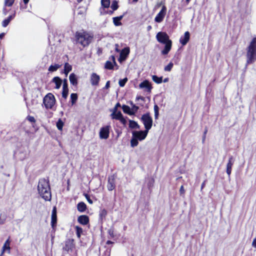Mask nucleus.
Here are the masks:
<instances>
[{
  "label": "nucleus",
  "instance_id": "f257e3e1",
  "mask_svg": "<svg viewBox=\"0 0 256 256\" xmlns=\"http://www.w3.org/2000/svg\"><path fill=\"white\" fill-rule=\"evenodd\" d=\"M38 190L40 196L45 200H51V192L49 180L46 178H40L38 185Z\"/></svg>",
  "mask_w": 256,
  "mask_h": 256
},
{
  "label": "nucleus",
  "instance_id": "f03ea898",
  "mask_svg": "<svg viewBox=\"0 0 256 256\" xmlns=\"http://www.w3.org/2000/svg\"><path fill=\"white\" fill-rule=\"evenodd\" d=\"M156 38L157 40L162 44H164V48L162 51L163 55L167 54L172 48V40L169 39V36L164 32H159L156 34Z\"/></svg>",
  "mask_w": 256,
  "mask_h": 256
},
{
  "label": "nucleus",
  "instance_id": "7ed1b4c3",
  "mask_svg": "<svg viewBox=\"0 0 256 256\" xmlns=\"http://www.w3.org/2000/svg\"><path fill=\"white\" fill-rule=\"evenodd\" d=\"M93 36L86 32H77L75 34V42L76 44H80L84 47L90 44Z\"/></svg>",
  "mask_w": 256,
  "mask_h": 256
},
{
  "label": "nucleus",
  "instance_id": "20e7f679",
  "mask_svg": "<svg viewBox=\"0 0 256 256\" xmlns=\"http://www.w3.org/2000/svg\"><path fill=\"white\" fill-rule=\"evenodd\" d=\"M246 66L256 60V38L252 39L246 48Z\"/></svg>",
  "mask_w": 256,
  "mask_h": 256
},
{
  "label": "nucleus",
  "instance_id": "39448f33",
  "mask_svg": "<svg viewBox=\"0 0 256 256\" xmlns=\"http://www.w3.org/2000/svg\"><path fill=\"white\" fill-rule=\"evenodd\" d=\"M55 102V98L51 93L47 94L43 99V103L46 109H52Z\"/></svg>",
  "mask_w": 256,
  "mask_h": 256
},
{
  "label": "nucleus",
  "instance_id": "423d86ee",
  "mask_svg": "<svg viewBox=\"0 0 256 256\" xmlns=\"http://www.w3.org/2000/svg\"><path fill=\"white\" fill-rule=\"evenodd\" d=\"M141 120L146 130L148 132L152 124V120L150 114L147 113L142 116Z\"/></svg>",
  "mask_w": 256,
  "mask_h": 256
},
{
  "label": "nucleus",
  "instance_id": "0eeeda50",
  "mask_svg": "<svg viewBox=\"0 0 256 256\" xmlns=\"http://www.w3.org/2000/svg\"><path fill=\"white\" fill-rule=\"evenodd\" d=\"M110 126H106L100 128L99 136L100 139L106 140L110 135Z\"/></svg>",
  "mask_w": 256,
  "mask_h": 256
},
{
  "label": "nucleus",
  "instance_id": "6e6552de",
  "mask_svg": "<svg viewBox=\"0 0 256 256\" xmlns=\"http://www.w3.org/2000/svg\"><path fill=\"white\" fill-rule=\"evenodd\" d=\"M74 248V240L72 239H68L66 240L63 249L68 252H72Z\"/></svg>",
  "mask_w": 256,
  "mask_h": 256
},
{
  "label": "nucleus",
  "instance_id": "1a4fd4ad",
  "mask_svg": "<svg viewBox=\"0 0 256 256\" xmlns=\"http://www.w3.org/2000/svg\"><path fill=\"white\" fill-rule=\"evenodd\" d=\"M166 6H163L161 10L158 14L154 18V20L157 22H162L166 14Z\"/></svg>",
  "mask_w": 256,
  "mask_h": 256
},
{
  "label": "nucleus",
  "instance_id": "9d476101",
  "mask_svg": "<svg viewBox=\"0 0 256 256\" xmlns=\"http://www.w3.org/2000/svg\"><path fill=\"white\" fill-rule=\"evenodd\" d=\"M148 133V132L146 130L144 131H134L132 132V135L138 140H142L146 138Z\"/></svg>",
  "mask_w": 256,
  "mask_h": 256
},
{
  "label": "nucleus",
  "instance_id": "9b49d317",
  "mask_svg": "<svg viewBox=\"0 0 256 256\" xmlns=\"http://www.w3.org/2000/svg\"><path fill=\"white\" fill-rule=\"evenodd\" d=\"M100 80V76L96 73L93 72L90 76V82L92 86H97Z\"/></svg>",
  "mask_w": 256,
  "mask_h": 256
},
{
  "label": "nucleus",
  "instance_id": "f8f14e48",
  "mask_svg": "<svg viewBox=\"0 0 256 256\" xmlns=\"http://www.w3.org/2000/svg\"><path fill=\"white\" fill-rule=\"evenodd\" d=\"M190 38V34L188 32H186L184 36H182L180 39V43L182 45H186L188 42Z\"/></svg>",
  "mask_w": 256,
  "mask_h": 256
},
{
  "label": "nucleus",
  "instance_id": "ddd939ff",
  "mask_svg": "<svg viewBox=\"0 0 256 256\" xmlns=\"http://www.w3.org/2000/svg\"><path fill=\"white\" fill-rule=\"evenodd\" d=\"M139 86L140 88H146L148 92H150L152 88L150 83L147 80H145L141 82Z\"/></svg>",
  "mask_w": 256,
  "mask_h": 256
},
{
  "label": "nucleus",
  "instance_id": "4468645a",
  "mask_svg": "<svg viewBox=\"0 0 256 256\" xmlns=\"http://www.w3.org/2000/svg\"><path fill=\"white\" fill-rule=\"evenodd\" d=\"M234 159L233 158L232 156H231L230 158H229V160H228V162L227 164V166H226V173L228 175V176H230V174H231V172H232V166L234 163Z\"/></svg>",
  "mask_w": 256,
  "mask_h": 256
},
{
  "label": "nucleus",
  "instance_id": "2eb2a0df",
  "mask_svg": "<svg viewBox=\"0 0 256 256\" xmlns=\"http://www.w3.org/2000/svg\"><path fill=\"white\" fill-rule=\"evenodd\" d=\"M10 239L8 238L4 242L3 246H2V254L0 256H2V255L3 254L7 251L8 252V254H10Z\"/></svg>",
  "mask_w": 256,
  "mask_h": 256
},
{
  "label": "nucleus",
  "instance_id": "dca6fc26",
  "mask_svg": "<svg viewBox=\"0 0 256 256\" xmlns=\"http://www.w3.org/2000/svg\"><path fill=\"white\" fill-rule=\"evenodd\" d=\"M56 207H54L52 213L51 225L52 228L56 226Z\"/></svg>",
  "mask_w": 256,
  "mask_h": 256
},
{
  "label": "nucleus",
  "instance_id": "f3484780",
  "mask_svg": "<svg viewBox=\"0 0 256 256\" xmlns=\"http://www.w3.org/2000/svg\"><path fill=\"white\" fill-rule=\"evenodd\" d=\"M78 221L82 224L86 225L89 222V218L86 215H82L78 218Z\"/></svg>",
  "mask_w": 256,
  "mask_h": 256
},
{
  "label": "nucleus",
  "instance_id": "a211bd4d",
  "mask_svg": "<svg viewBox=\"0 0 256 256\" xmlns=\"http://www.w3.org/2000/svg\"><path fill=\"white\" fill-rule=\"evenodd\" d=\"M130 48L128 47L125 48L122 50L120 54V59L122 60H124L128 55L130 53Z\"/></svg>",
  "mask_w": 256,
  "mask_h": 256
},
{
  "label": "nucleus",
  "instance_id": "6ab92c4d",
  "mask_svg": "<svg viewBox=\"0 0 256 256\" xmlns=\"http://www.w3.org/2000/svg\"><path fill=\"white\" fill-rule=\"evenodd\" d=\"M107 188L108 190H112L115 188V182L114 177L108 178Z\"/></svg>",
  "mask_w": 256,
  "mask_h": 256
},
{
  "label": "nucleus",
  "instance_id": "aec40b11",
  "mask_svg": "<svg viewBox=\"0 0 256 256\" xmlns=\"http://www.w3.org/2000/svg\"><path fill=\"white\" fill-rule=\"evenodd\" d=\"M8 216L6 213L0 209V225L6 223Z\"/></svg>",
  "mask_w": 256,
  "mask_h": 256
},
{
  "label": "nucleus",
  "instance_id": "412c9836",
  "mask_svg": "<svg viewBox=\"0 0 256 256\" xmlns=\"http://www.w3.org/2000/svg\"><path fill=\"white\" fill-rule=\"evenodd\" d=\"M69 80L70 83L72 85L76 86L78 84V78L76 76L74 73L70 74L69 76Z\"/></svg>",
  "mask_w": 256,
  "mask_h": 256
},
{
  "label": "nucleus",
  "instance_id": "4be33fe9",
  "mask_svg": "<svg viewBox=\"0 0 256 256\" xmlns=\"http://www.w3.org/2000/svg\"><path fill=\"white\" fill-rule=\"evenodd\" d=\"M52 82L56 84L55 88L59 89L62 84V80L58 76H56L53 78Z\"/></svg>",
  "mask_w": 256,
  "mask_h": 256
},
{
  "label": "nucleus",
  "instance_id": "5701e85b",
  "mask_svg": "<svg viewBox=\"0 0 256 256\" xmlns=\"http://www.w3.org/2000/svg\"><path fill=\"white\" fill-rule=\"evenodd\" d=\"M77 208L79 212H84L86 208V206L84 202H80L78 204Z\"/></svg>",
  "mask_w": 256,
  "mask_h": 256
},
{
  "label": "nucleus",
  "instance_id": "b1692460",
  "mask_svg": "<svg viewBox=\"0 0 256 256\" xmlns=\"http://www.w3.org/2000/svg\"><path fill=\"white\" fill-rule=\"evenodd\" d=\"M122 18L123 16L113 18V22L114 24L116 26H120L122 25V22H120V20Z\"/></svg>",
  "mask_w": 256,
  "mask_h": 256
},
{
  "label": "nucleus",
  "instance_id": "393cba45",
  "mask_svg": "<svg viewBox=\"0 0 256 256\" xmlns=\"http://www.w3.org/2000/svg\"><path fill=\"white\" fill-rule=\"evenodd\" d=\"M111 116L112 118L118 120L122 119V114L120 112H116L115 111L111 114Z\"/></svg>",
  "mask_w": 256,
  "mask_h": 256
},
{
  "label": "nucleus",
  "instance_id": "a878e982",
  "mask_svg": "<svg viewBox=\"0 0 256 256\" xmlns=\"http://www.w3.org/2000/svg\"><path fill=\"white\" fill-rule=\"evenodd\" d=\"M72 70V66L68 63L66 62L64 64V73L66 76H68L69 72Z\"/></svg>",
  "mask_w": 256,
  "mask_h": 256
},
{
  "label": "nucleus",
  "instance_id": "bb28decb",
  "mask_svg": "<svg viewBox=\"0 0 256 256\" xmlns=\"http://www.w3.org/2000/svg\"><path fill=\"white\" fill-rule=\"evenodd\" d=\"M129 126L131 128H140V126L135 121L130 120L129 121Z\"/></svg>",
  "mask_w": 256,
  "mask_h": 256
},
{
  "label": "nucleus",
  "instance_id": "cd10ccee",
  "mask_svg": "<svg viewBox=\"0 0 256 256\" xmlns=\"http://www.w3.org/2000/svg\"><path fill=\"white\" fill-rule=\"evenodd\" d=\"M152 80L156 84H160L162 82V77H158L156 75H154L152 76Z\"/></svg>",
  "mask_w": 256,
  "mask_h": 256
},
{
  "label": "nucleus",
  "instance_id": "c85d7f7f",
  "mask_svg": "<svg viewBox=\"0 0 256 256\" xmlns=\"http://www.w3.org/2000/svg\"><path fill=\"white\" fill-rule=\"evenodd\" d=\"M60 67V66L58 64H55L54 65H51L48 68V71L50 72H54L57 70Z\"/></svg>",
  "mask_w": 256,
  "mask_h": 256
},
{
  "label": "nucleus",
  "instance_id": "c756f323",
  "mask_svg": "<svg viewBox=\"0 0 256 256\" xmlns=\"http://www.w3.org/2000/svg\"><path fill=\"white\" fill-rule=\"evenodd\" d=\"M130 105L132 106L131 109V114H134L135 113L137 112L139 108L136 105L134 104L132 102H130Z\"/></svg>",
  "mask_w": 256,
  "mask_h": 256
},
{
  "label": "nucleus",
  "instance_id": "7c9ffc66",
  "mask_svg": "<svg viewBox=\"0 0 256 256\" xmlns=\"http://www.w3.org/2000/svg\"><path fill=\"white\" fill-rule=\"evenodd\" d=\"M138 140L132 136V138L130 140L131 146L132 148L135 147L138 145Z\"/></svg>",
  "mask_w": 256,
  "mask_h": 256
},
{
  "label": "nucleus",
  "instance_id": "2f4dec72",
  "mask_svg": "<svg viewBox=\"0 0 256 256\" xmlns=\"http://www.w3.org/2000/svg\"><path fill=\"white\" fill-rule=\"evenodd\" d=\"M122 108L124 112L130 115H132V114H131V109L130 108V106L126 105H123L122 106Z\"/></svg>",
  "mask_w": 256,
  "mask_h": 256
},
{
  "label": "nucleus",
  "instance_id": "473e14b6",
  "mask_svg": "<svg viewBox=\"0 0 256 256\" xmlns=\"http://www.w3.org/2000/svg\"><path fill=\"white\" fill-rule=\"evenodd\" d=\"M102 6L104 8H108L110 5V0H101Z\"/></svg>",
  "mask_w": 256,
  "mask_h": 256
},
{
  "label": "nucleus",
  "instance_id": "72a5a7b5",
  "mask_svg": "<svg viewBox=\"0 0 256 256\" xmlns=\"http://www.w3.org/2000/svg\"><path fill=\"white\" fill-rule=\"evenodd\" d=\"M64 126V122L62 120L59 119L58 121L56 122V127L58 130H61L62 129Z\"/></svg>",
  "mask_w": 256,
  "mask_h": 256
},
{
  "label": "nucleus",
  "instance_id": "f704fd0d",
  "mask_svg": "<svg viewBox=\"0 0 256 256\" xmlns=\"http://www.w3.org/2000/svg\"><path fill=\"white\" fill-rule=\"evenodd\" d=\"M70 99L72 103L74 104L78 99V95L76 94L72 93L70 94Z\"/></svg>",
  "mask_w": 256,
  "mask_h": 256
},
{
  "label": "nucleus",
  "instance_id": "c9c22d12",
  "mask_svg": "<svg viewBox=\"0 0 256 256\" xmlns=\"http://www.w3.org/2000/svg\"><path fill=\"white\" fill-rule=\"evenodd\" d=\"M128 78H125L123 79H120L119 80L118 84L120 87H123L124 86L126 83L128 82Z\"/></svg>",
  "mask_w": 256,
  "mask_h": 256
},
{
  "label": "nucleus",
  "instance_id": "e433bc0d",
  "mask_svg": "<svg viewBox=\"0 0 256 256\" xmlns=\"http://www.w3.org/2000/svg\"><path fill=\"white\" fill-rule=\"evenodd\" d=\"M76 230L77 236L80 238V237L81 234L82 232V228L78 226H76Z\"/></svg>",
  "mask_w": 256,
  "mask_h": 256
},
{
  "label": "nucleus",
  "instance_id": "4c0bfd02",
  "mask_svg": "<svg viewBox=\"0 0 256 256\" xmlns=\"http://www.w3.org/2000/svg\"><path fill=\"white\" fill-rule=\"evenodd\" d=\"M14 0H4L5 6H11L13 4Z\"/></svg>",
  "mask_w": 256,
  "mask_h": 256
},
{
  "label": "nucleus",
  "instance_id": "58836bf2",
  "mask_svg": "<svg viewBox=\"0 0 256 256\" xmlns=\"http://www.w3.org/2000/svg\"><path fill=\"white\" fill-rule=\"evenodd\" d=\"M105 68L106 69L112 70L113 68L112 62L110 61H107L105 64Z\"/></svg>",
  "mask_w": 256,
  "mask_h": 256
},
{
  "label": "nucleus",
  "instance_id": "ea45409f",
  "mask_svg": "<svg viewBox=\"0 0 256 256\" xmlns=\"http://www.w3.org/2000/svg\"><path fill=\"white\" fill-rule=\"evenodd\" d=\"M68 88H62V96L64 98H66L68 96Z\"/></svg>",
  "mask_w": 256,
  "mask_h": 256
},
{
  "label": "nucleus",
  "instance_id": "a19ab883",
  "mask_svg": "<svg viewBox=\"0 0 256 256\" xmlns=\"http://www.w3.org/2000/svg\"><path fill=\"white\" fill-rule=\"evenodd\" d=\"M158 110L159 108L157 105H154V117L155 118H158Z\"/></svg>",
  "mask_w": 256,
  "mask_h": 256
},
{
  "label": "nucleus",
  "instance_id": "79ce46f5",
  "mask_svg": "<svg viewBox=\"0 0 256 256\" xmlns=\"http://www.w3.org/2000/svg\"><path fill=\"white\" fill-rule=\"evenodd\" d=\"M118 8V4L116 1H114L111 5V8L113 10H116Z\"/></svg>",
  "mask_w": 256,
  "mask_h": 256
},
{
  "label": "nucleus",
  "instance_id": "37998d69",
  "mask_svg": "<svg viewBox=\"0 0 256 256\" xmlns=\"http://www.w3.org/2000/svg\"><path fill=\"white\" fill-rule=\"evenodd\" d=\"M107 214V212L106 210L102 209L100 211V216L101 218H104Z\"/></svg>",
  "mask_w": 256,
  "mask_h": 256
},
{
  "label": "nucleus",
  "instance_id": "c03bdc74",
  "mask_svg": "<svg viewBox=\"0 0 256 256\" xmlns=\"http://www.w3.org/2000/svg\"><path fill=\"white\" fill-rule=\"evenodd\" d=\"M173 65L174 64L172 62L169 63L166 66H165L164 68V70L166 72L170 71L173 66Z\"/></svg>",
  "mask_w": 256,
  "mask_h": 256
},
{
  "label": "nucleus",
  "instance_id": "a18cd8bd",
  "mask_svg": "<svg viewBox=\"0 0 256 256\" xmlns=\"http://www.w3.org/2000/svg\"><path fill=\"white\" fill-rule=\"evenodd\" d=\"M9 20H8L7 18L4 20L2 22V26L4 27H6L10 23Z\"/></svg>",
  "mask_w": 256,
  "mask_h": 256
},
{
  "label": "nucleus",
  "instance_id": "49530a36",
  "mask_svg": "<svg viewBox=\"0 0 256 256\" xmlns=\"http://www.w3.org/2000/svg\"><path fill=\"white\" fill-rule=\"evenodd\" d=\"M26 119L31 122H36V120L34 116H27Z\"/></svg>",
  "mask_w": 256,
  "mask_h": 256
},
{
  "label": "nucleus",
  "instance_id": "de8ad7c7",
  "mask_svg": "<svg viewBox=\"0 0 256 256\" xmlns=\"http://www.w3.org/2000/svg\"><path fill=\"white\" fill-rule=\"evenodd\" d=\"M62 88H65V89L66 88H68V83H67V80L66 79H64V80Z\"/></svg>",
  "mask_w": 256,
  "mask_h": 256
},
{
  "label": "nucleus",
  "instance_id": "09e8293b",
  "mask_svg": "<svg viewBox=\"0 0 256 256\" xmlns=\"http://www.w3.org/2000/svg\"><path fill=\"white\" fill-rule=\"evenodd\" d=\"M184 186H182L180 188V194L182 195V194H184Z\"/></svg>",
  "mask_w": 256,
  "mask_h": 256
},
{
  "label": "nucleus",
  "instance_id": "8fccbe9b",
  "mask_svg": "<svg viewBox=\"0 0 256 256\" xmlns=\"http://www.w3.org/2000/svg\"><path fill=\"white\" fill-rule=\"evenodd\" d=\"M85 196H86V200H88V202L90 204H92V200L90 198L89 196H88V194H86V195H85Z\"/></svg>",
  "mask_w": 256,
  "mask_h": 256
},
{
  "label": "nucleus",
  "instance_id": "3c124183",
  "mask_svg": "<svg viewBox=\"0 0 256 256\" xmlns=\"http://www.w3.org/2000/svg\"><path fill=\"white\" fill-rule=\"evenodd\" d=\"M252 245L254 248H256V237L253 240Z\"/></svg>",
  "mask_w": 256,
  "mask_h": 256
},
{
  "label": "nucleus",
  "instance_id": "603ef678",
  "mask_svg": "<svg viewBox=\"0 0 256 256\" xmlns=\"http://www.w3.org/2000/svg\"><path fill=\"white\" fill-rule=\"evenodd\" d=\"M110 82L108 81L106 82V84L105 86L104 87V88L108 89L110 88Z\"/></svg>",
  "mask_w": 256,
  "mask_h": 256
},
{
  "label": "nucleus",
  "instance_id": "864d4df0",
  "mask_svg": "<svg viewBox=\"0 0 256 256\" xmlns=\"http://www.w3.org/2000/svg\"><path fill=\"white\" fill-rule=\"evenodd\" d=\"M207 130H206L204 132V134L202 138V142H204L206 138V134Z\"/></svg>",
  "mask_w": 256,
  "mask_h": 256
},
{
  "label": "nucleus",
  "instance_id": "5fc2aeb1",
  "mask_svg": "<svg viewBox=\"0 0 256 256\" xmlns=\"http://www.w3.org/2000/svg\"><path fill=\"white\" fill-rule=\"evenodd\" d=\"M120 120L121 122H122L124 124H125L126 122V120L123 118V116L122 118V119H120Z\"/></svg>",
  "mask_w": 256,
  "mask_h": 256
},
{
  "label": "nucleus",
  "instance_id": "6e6d98bb",
  "mask_svg": "<svg viewBox=\"0 0 256 256\" xmlns=\"http://www.w3.org/2000/svg\"><path fill=\"white\" fill-rule=\"evenodd\" d=\"M14 14L13 16L12 15L8 17V18H7V19L9 20V21L10 22V20L14 18Z\"/></svg>",
  "mask_w": 256,
  "mask_h": 256
},
{
  "label": "nucleus",
  "instance_id": "4d7b16f0",
  "mask_svg": "<svg viewBox=\"0 0 256 256\" xmlns=\"http://www.w3.org/2000/svg\"><path fill=\"white\" fill-rule=\"evenodd\" d=\"M120 106V103H117L116 104V106H115V108H115V110H116V108Z\"/></svg>",
  "mask_w": 256,
  "mask_h": 256
},
{
  "label": "nucleus",
  "instance_id": "13d9d810",
  "mask_svg": "<svg viewBox=\"0 0 256 256\" xmlns=\"http://www.w3.org/2000/svg\"><path fill=\"white\" fill-rule=\"evenodd\" d=\"M112 244V242L110 240H108L106 242V244Z\"/></svg>",
  "mask_w": 256,
  "mask_h": 256
},
{
  "label": "nucleus",
  "instance_id": "bf43d9fd",
  "mask_svg": "<svg viewBox=\"0 0 256 256\" xmlns=\"http://www.w3.org/2000/svg\"><path fill=\"white\" fill-rule=\"evenodd\" d=\"M168 78H164V80L163 82H168Z\"/></svg>",
  "mask_w": 256,
  "mask_h": 256
},
{
  "label": "nucleus",
  "instance_id": "052dcab7",
  "mask_svg": "<svg viewBox=\"0 0 256 256\" xmlns=\"http://www.w3.org/2000/svg\"><path fill=\"white\" fill-rule=\"evenodd\" d=\"M24 0V3L26 4H27L28 2H29V0Z\"/></svg>",
  "mask_w": 256,
  "mask_h": 256
},
{
  "label": "nucleus",
  "instance_id": "680f3d73",
  "mask_svg": "<svg viewBox=\"0 0 256 256\" xmlns=\"http://www.w3.org/2000/svg\"><path fill=\"white\" fill-rule=\"evenodd\" d=\"M3 12H4V14H6V8H4L3 9Z\"/></svg>",
  "mask_w": 256,
  "mask_h": 256
},
{
  "label": "nucleus",
  "instance_id": "e2e57ef3",
  "mask_svg": "<svg viewBox=\"0 0 256 256\" xmlns=\"http://www.w3.org/2000/svg\"><path fill=\"white\" fill-rule=\"evenodd\" d=\"M136 99L137 100H138V99L144 100V98L142 96H140V97L137 98Z\"/></svg>",
  "mask_w": 256,
  "mask_h": 256
},
{
  "label": "nucleus",
  "instance_id": "0e129e2a",
  "mask_svg": "<svg viewBox=\"0 0 256 256\" xmlns=\"http://www.w3.org/2000/svg\"><path fill=\"white\" fill-rule=\"evenodd\" d=\"M4 35V34H0V38H2L3 37Z\"/></svg>",
  "mask_w": 256,
  "mask_h": 256
},
{
  "label": "nucleus",
  "instance_id": "69168bd1",
  "mask_svg": "<svg viewBox=\"0 0 256 256\" xmlns=\"http://www.w3.org/2000/svg\"><path fill=\"white\" fill-rule=\"evenodd\" d=\"M190 1V0H186V2L187 4H188Z\"/></svg>",
  "mask_w": 256,
  "mask_h": 256
},
{
  "label": "nucleus",
  "instance_id": "338daca9",
  "mask_svg": "<svg viewBox=\"0 0 256 256\" xmlns=\"http://www.w3.org/2000/svg\"><path fill=\"white\" fill-rule=\"evenodd\" d=\"M109 234H110V235H112V234H113V232H111L110 230L109 231Z\"/></svg>",
  "mask_w": 256,
  "mask_h": 256
},
{
  "label": "nucleus",
  "instance_id": "774afa93",
  "mask_svg": "<svg viewBox=\"0 0 256 256\" xmlns=\"http://www.w3.org/2000/svg\"><path fill=\"white\" fill-rule=\"evenodd\" d=\"M204 184H205V182H204V183L202 184V188H203V187L204 186Z\"/></svg>",
  "mask_w": 256,
  "mask_h": 256
}]
</instances>
